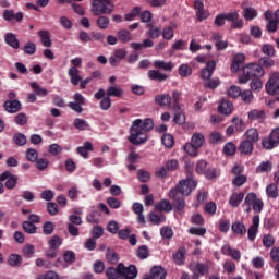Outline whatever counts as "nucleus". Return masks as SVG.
Segmentation results:
<instances>
[{
  "mask_svg": "<svg viewBox=\"0 0 279 279\" xmlns=\"http://www.w3.org/2000/svg\"><path fill=\"white\" fill-rule=\"evenodd\" d=\"M154 130V120L147 118L144 121L136 119L130 128L129 143L132 145H145L147 143V132Z\"/></svg>",
  "mask_w": 279,
  "mask_h": 279,
  "instance_id": "obj_1",
  "label": "nucleus"
},
{
  "mask_svg": "<svg viewBox=\"0 0 279 279\" xmlns=\"http://www.w3.org/2000/svg\"><path fill=\"white\" fill-rule=\"evenodd\" d=\"M198 181L195 179V175L187 174L185 179L179 181L175 186L177 199H175V210L177 213L180 210H184L186 206V202L184 197L178 196V193L187 197L197 189Z\"/></svg>",
  "mask_w": 279,
  "mask_h": 279,
  "instance_id": "obj_2",
  "label": "nucleus"
},
{
  "mask_svg": "<svg viewBox=\"0 0 279 279\" xmlns=\"http://www.w3.org/2000/svg\"><path fill=\"white\" fill-rule=\"evenodd\" d=\"M195 171L197 175H204L206 180H217L221 175V170L210 166L205 159H199L196 162Z\"/></svg>",
  "mask_w": 279,
  "mask_h": 279,
  "instance_id": "obj_3",
  "label": "nucleus"
},
{
  "mask_svg": "<svg viewBox=\"0 0 279 279\" xmlns=\"http://www.w3.org/2000/svg\"><path fill=\"white\" fill-rule=\"evenodd\" d=\"M114 10L111 0H93L92 14L94 16H101V14H111Z\"/></svg>",
  "mask_w": 279,
  "mask_h": 279,
  "instance_id": "obj_4",
  "label": "nucleus"
},
{
  "mask_svg": "<svg viewBox=\"0 0 279 279\" xmlns=\"http://www.w3.org/2000/svg\"><path fill=\"white\" fill-rule=\"evenodd\" d=\"M279 145V126L274 129L268 137L262 140V147L267 150L276 149Z\"/></svg>",
  "mask_w": 279,
  "mask_h": 279,
  "instance_id": "obj_5",
  "label": "nucleus"
},
{
  "mask_svg": "<svg viewBox=\"0 0 279 279\" xmlns=\"http://www.w3.org/2000/svg\"><path fill=\"white\" fill-rule=\"evenodd\" d=\"M266 92L268 95H279V73L275 72L270 74L266 83Z\"/></svg>",
  "mask_w": 279,
  "mask_h": 279,
  "instance_id": "obj_6",
  "label": "nucleus"
},
{
  "mask_svg": "<svg viewBox=\"0 0 279 279\" xmlns=\"http://www.w3.org/2000/svg\"><path fill=\"white\" fill-rule=\"evenodd\" d=\"M244 70L246 71V75L251 76V80L252 77H254V80L260 78L263 75H265V70L260 64L251 63L246 65Z\"/></svg>",
  "mask_w": 279,
  "mask_h": 279,
  "instance_id": "obj_7",
  "label": "nucleus"
},
{
  "mask_svg": "<svg viewBox=\"0 0 279 279\" xmlns=\"http://www.w3.org/2000/svg\"><path fill=\"white\" fill-rule=\"evenodd\" d=\"M0 182H5V189L12 190L14 189V186H16V182H19V177L16 174H12V172L10 171H4L0 175Z\"/></svg>",
  "mask_w": 279,
  "mask_h": 279,
  "instance_id": "obj_8",
  "label": "nucleus"
},
{
  "mask_svg": "<svg viewBox=\"0 0 279 279\" xmlns=\"http://www.w3.org/2000/svg\"><path fill=\"white\" fill-rule=\"evenodd\" d=\"M258 228H260V216L255 215L252 219V225L247 230L248 241H256V236L258 235Z\"/></svg>",
  "mask_w": 279,
  "mask_h": 279,
  "instance_id": "obj_9",
  "label": "nucleus"
},
{
  "mask_svg": "<svg viewBox=\"0 0 279 279\" xmlns=\"http://www.w3.org/2000/svg\"><path fill=\"white\" fill-rule=\"evenodd\" d=\"M221 254H223V256H229L232 260H235V263H241V251L232 248L230 244L222 245Z\"/></svg>",
  "mask_w": 279,
  "mask_h": 279,
  "instance_id": "obj_10",
  "label": "nucleus"
},
{
  "mask_svg": "<svg viewBox=\"0 0 279 279\" xmlns=\"http://www.w3.org/2000/svg\"><path fill=\"white\" fill-rule=\"evenodd\" d=\"M194 10H196V19L202 23V21H206L210 13L208 10L204 9V2L202 0L194 1Z\"/></svg>",
  "mask_w": 279,
  "mask_h": 279,
  "instance_id": "obj_11",
  "label": "nucleus"
},
{
  "mask_svg": "<svg viewBox=\"0 0 279 279\" xmlns=\"http://www.w3.org/2000/svg\"><path fill=\"white\" fill-rule=\"evenodd\" d=\"M3 108L5 112H9V114H16V112H20V110H22L23 105L19 101V99L5 100L3 102Z\"/></svg>",
  "mask_w": 279,
  "mask_h": 279,
  "instance_id": "obj_12",
  "label": "nucleus"
},
{
  "mask_svg": "<svg viewBox=\"0 0 279 279\" xmlns=\"http://www.w3.org/2000/svg\"><path fill=\"white\" fill-rule=\"evenodd\" d=\"M167 278V271L162 266H155L150 269V275H145L144 279H165Z\"/></svg>",
  "mask_w": 279,
  "mask_h": 279,
  "instance_id": "obj_13",
  "label": "nucleus"
},
{
  "mask_svg": "<svg viewBox=\"0 0 279 279\" xmlns=\"http://www.w3.org/2000/svg\"><path fill=\"white\" fill-rule=\"evenodd\" d=\"M243 64H245V54L236 53L232 60L231 71L233 73H238V71L243 69Z\"/></svg>",
  "mask_w": 279,
  "mask_h": 279,
  "instance_id": "obj_14",
  "label": "nucleus"
},
{
  "mask_svg": "<svg viewBox=\"0 0 279 279\" xmlns=\"http://www.w3.org/2000/svg\"><path fill=\"white\" fill-rule=\"evenodd\" d=\"M243 199H245V193L233 192L229 198V206H231V208H239Z\"/></svg>",
  "mask_w": 279,
  "mask_h": 279,
  "instance_id": "obj_15",
  "label": "nucleus"
},
{
  "mask_svg": "<svg viewBox=\"0 0 279 279\" xmlns=\"http://www.w3.org/2000/svg\"><path fill=\"white\" fill-rule=\"evenodd\" d=\"M217 69V63L215 61H208L206 68L202 70L201 77L202 80H210L213 77V72Z\"/></svg>",
  "mask_w": 279,
  "mask_h": 279,
  "instance_id": "obj_16",
  "label": "nucleus"
},
{
  "mask_svg": "<svg viewBox=\"0 0 279 279\" xmlns=\"http://www.w3.org/2000/svg\"><path fill=\"white\" fill-rule=\"evenodd\" d=\"M68 75L70 77V82L72 86H77L82 82V76L80 75V69L77 68H70L68 70Z\"/></svg>",
  "mask_w": 279,
  "mask_h": 279,
  "instance_id": "obj_17",
  "label": "nucleus"
},
{
  "mask_svg": "<svg viewBox=\"0 0 279 279\" xmlns=\"http://www.w3.org/2000/svg\"><path fill=\"white\" fill-rule=\"evenodd\" d=\"M155 210L158 213H171L173 210V205L169 199H161L159 203H156Z\"/></svg>",
  "mask_w": 279,
  "mask_h": 279,
  "instance_id": "obj_18",
  "label": "nucleus"
},
{
  "mask_svg": "<svg viewBox=\"0 0 279 279\" xmlns=\"http://www.w3.org/2000/svg\"><path fill=\"white\" fill-rule=\"evenodd\" d=\"M247 117L251 121H258V123H263V121H265L266 114L265 110L253 109L248 111Z\"/></svg>",
  "mask_w": 279,
  "mask_h": 279,
  "instance_id": "obj_19",
  "label": "nucleus"
},
{
  "mask_svg": "<svg viewBox=\"0 0 279 279\" xmlns=\"http://www.w3.org/2000/svg\"><path fill=\"white\" fill-rule=\"evenodd\" d=\"M4 43H7V45H9V47H12V49L21 48V43L19 41V38H16V35L13 33L5 34Z\"/></svg>",
  "mask_w": 279,
  "mask_h": 279,
  "instance_id": "obj_20",
  "label": "nucleus"
},
{
  "mask_svg": "<svg viewBox=\"0 0 279 279\" xmlns=\"http://www.w3.org/2000/svg\"><path fill=\"white\" fill-rule=\"evenodd\" d=\"M240 154H244L245 156H250L252 151H254V143L251 141L244 140L239 145Z\"/></svg>",
  "mask_w": 279,
  "mask_h": 279,
  "instance_id": "obj_21",
  "label": "nucleus"
},
{
  "mask_svg": "<svg viewBox=\"0 0 279 279\" xmlns=\"http://www.w3.org/2000/svg\"><path fill=\"white\" fill-rule=\"evenodd\" d=\"M233 110H234V105H232V102L228 100L220 102V105L218 106V112L220 114H225L226 117H228L229 114H232Z\"/></svg>",
  "mask_w": 279,
  "mask_h": 279,
  "instance_id": "obj_22",
  "label": "nucleus"
},
{
  "mask_svg": "<svg viewBox=\"0 0 279 279\" xmlns=\"http://www.w3.org/2000/svg\"><path fill=\"white\" fill-rule=\"evenodd\" d=\"M147 75L149 80L155 82H166V80H169V75L160 73L158 70H149Z\"/></svg>",
  "mask_w": 279,
  "mask_h": 279,
  "instance_id": "obj_23",
  "label": "nucleus"
},
{
  "mask_svg": "<svg viewBox=\"0 0 279 279\" xmlns=\"http://www.w3.org/2000/svg\"><path fill=\"white\" fill-rule=\"evenodd\" d=\"M171 96L169 94H159L157 96H155V104L156 106H171Z\"/></svg>",
  "mask_w": 279,
  "mask_h": 279,
  "instance_id": "obj_24",
  "label": "nucleus"
},
{
  "mask_svg": "<svg viewBox=\"0 0 279 279\" xmlns=\"http://www.w3.org/2000/svg\"><path fill=\"white\" fill-rule=\"evenodd\" d=\"M37 36H39L44 47H51V45H53V41H51V33L49 31H39Z\"/></svg>",
  "mask_w": 279,
  "mask_h": 279,
  "instance_id": "obj_25",
  "label": "nucleus"
},
{
  "mask_svg": "<svg viewBox=\"0 0 279 279\" xmlns=\"http://www.w3.org/2000/svg\"><path fill=\"white\" fill-rule=\"evenodd\" d=\"M245 21H254L258 16V11L253 7H242Z\"/></svg>",
  "mask_w": 279,
  "mask_h": 279,
  "instance_id": "obj_26",
  "label": "nucleus"
},
{
  "mask_svg": "<svg viewBox=\"0 0 279 279\" xmlns=\"http://www.w3.org/2000/svg\"><path fill=\"white\" fill-rule=\"evenodd\" d=\"M266 195L270 199H278L279 197V190L276 183H270L266 186Z\"/></svg>",
  "mask_w": 279,
  "mask_h": 279,
  "instance_id": "obj_27",
  "label": "nucleus"
},
{
  "mask_svg": "<svg viewBox=\"0 0 279 279\" xmlns=\"http://www.w3.org/2000/svg\"><path fill=\"white\" fill-rule=\"evenodd\" d=\"M167 217H165V215L160 214H156V213H150L148 215V221L150 223H153V226H160V223H165Z\"/></svg>",
  "mask_w": 279,
  "mask_h": 279,
  "instance_id": "obj_28",
  "label": "nucleus"
},
{
  "mask_svg": "<svg viewBox=\"0 0 279 279\" xmlns=\"http://www.w3.org/2000/svg\"><path fill=\"white\" fill-rule=\"evenodd\" d=\"M93 143L85 142L83 146L76 148V151L82 156V158H88V151H93Z\"/></svg>",
  "mask_w": 279,
  "mask_h": 279,
  "instance_id": "obj_29",
  "label": "nucleus"
},
{
  "mask_svg": "<svg viewBox=\"0 0 279 279\" xmlns=\"http://www.w3.org/2000/svg\"><path fill=\"white\" fill-rule=\"evenodd\" d=\"M186 260V247L180 246L175 253V265H184Z\"/></svg>",
  "mask_w": 279,
  "mask_h": 279,
  "instance_id": "obj_30",
  "label": "nucleus"
},
{
  "mask_svg": "<svg viewBox=\"0 0 279 279\" xmlns=\"http://www.w3.org/2000/svg\"><path fill=\"white\" fill-rule=\"evenodd\" d=\"M31 88L34 90L37 97H47V95H49V90L43 88L37 82H32Z\"/></svg>",
  "mask_w": 279,
  "mask_h": 279,
  "instance_id": "obj_31",
  "label": "nucleus"
},
{
  "mask_svg": "<svg viewBox=\"0 0 279 279\" xmlns=\"http://www.w3.org/2000/svg\"><path fill=\"white\" fill-rule=\"evenodd\" d=\"M118 36V40H120V43H132V33L128 29H120L117 33Z\"/></svg>",
  "mask_w": 279,
  "mask_h": 279,
  "instance_id": "obj_32",
  "label": "nucleus"
},
{
  "mask_svg": "<svg viewBox=\"0 0 279 279\" xmlns=\"http://www.w3.org/2000/svg\"><path fill=\"white\" fill-rule=\"evenodd\" d=\"M231 230L232 232H234V234H239L240 236H243L247 232V230L245 229V225L241 221L233 222L231 226Z\"/></svg>",
  "mask_w": 279,
  "mask_h": 279,
  "instance_id": "obj_33",
  "label": "nucleus"
},
{
  "mask_svg": "<svg viewBox=\"0 0 279 279\" xmlns=\"http://www.w3.org/2000/svg\"><path fill=\"white\" fill-rule=\"evenodd\" d=\"M154 66L159 71H173V63L171 62L155 60Z\"/></svg>",
  "mask_w": 279,
  "mask_h": 279,
  "instance_id": "obj_34",
  "label": "nucleus"
},
{
  "mask_svg": "<svg viewBox=\"0 0 279 279\" xmlns=\"http://www.w3.org/2000/svg\"><path fill=\"white\" fill-rule=\"evenodd\" d=\"M106 277L108 279H121V271L119 270V264L117 267H108L106 269Z\"/></svg>",
  "mask_w": 279,
  "mask_h": 279,
  "instance_id": "obj_35",
  "label": "nucleus"
},
{
  "mask_svg": "<svg viewBox=\"0 0 279 279\" xmlns=\"http://www.w3.org/2000/svg\"><path fill=\"white\" fill-rule=\"evenodd\" d=\"M190 268L194 272L199 274V276H206V272L208 271V266L202 263L191 264Z\"/></svg>",
  "mask_w": 279,
  "mask_h": 279,
  "instance_id": "obj_36",
  "label": "nucleus"
},
{
  "mask_svg": "<svg viewBox=\"0 0 279 279\" xmlns=\"http://www.w3.org/2000/svg\"><path fill=\"white\" fill-rule=\"evenodd\" d=\"M204 141H206L205 137H204V134L194 133L193 136H192V140H191V144L194 147H197L198 149H202V145H204Z\"/></svg>",
  "mask_w": 279,
  "mask_h": 279,
  "instance_id": "obj_37",
  "label": "nucleus"
},
{
  "mask_svg": "<svg viewBox=\"0 0 279 279\" xmlns=\"http://www.w3.org/2000/svg\"><path fill=\"white\" fill-rule=\"evenodd\" d=\"M246 141H250L251 143H258L260 141V136L258 134V130L256 129H250L245 132Z\"/></svg>",
  "mask_w": 279,
  "mask_h": 279,
  "instance_id": "obj_38",
  "label": "nucleus"
},
{
  "mask_svg": "<svg viewBox=\"0 0 279 279\" xmlns=\"http://www.w3.org/2000/svg\"><path fill=\"white\" fill-rule=\"evenodd\" d=\"M74 128L76 130H80L81 132H84L86 130H90V124H88V122H86V120L82 119V118H76L74 119Z\"/></svg>",
  "mask_w": 279,
  "mask_h": 279,
  "instance_id": "obj_39",
  "label": "nucleus"
},
{
  "mask_svg": "<svg viewBox=\"0 0 279 279\" xmlns=\"http://www.w3.org/2000/svg\"><path fill=\"white\" fill-rule=\"evenodd\" d=\"M8 263L10 267H21V265H23V257H21L19 254H11Z\"/></svg>",
  "mask_w": 279,
  "mask_h": 279,
  "instance_id": "obj_40",
  "label": "nucleus"
},
{
  "mask_svg": "<svg viewBox=\"0 0 279 279\" xmlns=\"http://www.w3.org/2000/svg\"><path fill=\"white\" fill-rule=\"evenodd\" d=\"M136 256L137 258H140V260H145L149 258V247L147 245L138 246L136 251Z\"/></svg>",
  "mask_w": 279,
  "mask_h": 279,
  "instance_id": "obj_41",
  "label": "nucleus"
},
{
  "mask_svg": "<svg viewBox=\"0 0 279 279\" xmlns=\"http://www.w3.org/2000/svg\"><path fill=\"white\" fill-rule=\"evenodd\" d=\"M274 169L271 161H263L256 168V173H269Z\"/></svg>",
  "mask_w": 279,
  "mask_h": 279,
  "instance_id": "obj_42",
  "label": "nucleus"
},
{
  "mask_svg": "<svg viewBox=\"0 0 279 279\" xmlns=\"http://www.w3.org/2000/svg\"><path fill=\"white\" fill-rule=\"evenodd\" d=\"M96 24L99 29H108V25H110V17L105 15H98Z\"/></svg>",
  "mask_w": 279,
  "mask_h": 279,
  "instance_id": "obj_43",
  "label": "nucleus"
},
{
  "mask_svg": "<svg viewBox=\"0 0 279 279\" xmlns=\"http://www.w3.org/2000/svg\"><path fill=\"white\" fill-rule=\"evenodd\" d=\"M262 52L267 58H274L276 56V48L271 44H264L262 46Z\"/></svg>",
  "mask_w": 279,
  "mask_h": 279,
  "instance_id": "obj_44",
  "label": "nucleus"
},
{
  "mask_svg": "<svg viewBox=\"0 0 279 279\" xmlns=\"http://www.w3.org/2000/svg\"><path fill=\"white\" fill-rule=\"evenodd\" d=\"M106 259L110 265H117V263H119V254L111 248H107Z\"/></svg>",
  "mask_w": 279,
  "mask_h": 279,
  "instance_id": "obj_45",
  "label": "nucleus"
},
{
  "mask_svg": "<svg viewBox=\"0 0 279 279\" xmlns=\"http://www.w3.org/2000/svg\"><path fill=\"white\" fill-rule=\"evenodd\" d=\"M107 97H123V89L116 87V86H110L107 89Z\"/></svg>",
  "mask_w": 279,
  "mask_h": 279,
  "instance_id": "obj_46",
  "label": "nucleus"
},
{
  "mask_svg": "<svg viewBox=\"0 0 279 279\" xmlns=\"http://www.w3.org/2000/svg\"><path fill=\"white\" fill-rule=\"evenodd\" d=\"M184 151H186V154H189V156H191L192 158H195V156L199 154V148L194 146L192 143H186L184 145Z\"/></svg>",
  "mask_w": 279,
  "mask_h": 279,
  "instance_id": "obj_47",
  "label": "nucleus"
},
{
  "mask_svg": "<svg viewBox=\"0 0 279 279\" xmlns=\"http://www.w3.org/2000/svg\"><path fill=\"white\" fill-rule=\"evenodd\" d=\"M223 154L226 156H234L236 154V145L232 142H228L223 146Z\"/></svg>",
  "mask_w": 279,
  "mask_h": 279,
  "instance_id": "obj_48",
  "label": "nucleus"
},
{
  "mask_svg": "<svg viewBox=\"0 0 279 279\" xmlns=\"http://www.w3.org/2000/svg\"><path fill=\"white\" fill-rule=\"evenodd\" d=\"M22 228L27 234H36V231L38 230V227L32 222H28V220L22 223Z\"/></svg>",
  "mask_w": 279,
  "mask_h": 279,
  "instance_id": "obj_49",
  "label": "nucleus"
},
{
  "mask_svg": "<svg viewBox=\"0 0 279 279\" xmlns=\"http://www.w3.org/2000/svg\"><path fill=\"white\" fill-rule=\"evenodd\" d=\"M13 142L19 147H23V145L27 144V137L23 133H15L14 136H13Z\"/></svg>",
  "mask_w": 279,
  "mask_h": 279,
  "instance_id": "obj_50",
  "label": "nucleus"
},
{
  "mask_svg": "<svg viewBox=\"0 0 279 279\" xmlns=\"http://www.w3.org/2000/svg\"><path fill=\"white\" fill-rule=\"evenodd\" d=\"M100 215L99 210H93L86 216L87 222L92 225L99 223Z\"/></svg>",
  "mask_w": 279,
  "mask_h": 279,
  "instance_id": "obj_51",
  "label": "nucleus"
},
{
  "mask_svg": "<svg viewBox=\"0 0 279 279\" xmlns=\"http://www.w3.org/2000/svg\"><path fill=\"white\" fill-rule=\"evenodd\" d=\"M209 143H213V145H218V143H223V136H221V133L214 131L209 134Z\"/></svg>",
  "mask_w": 279,
  "mask_h": 279,
  "instance_id": "obj_52",
  "label": "nucleus"
},
{
  "mask_svg": "<svg viewBox=\"0 0 279 279\" xmlns=\"http://www.w3.org/2000/svg\"><path fill=\"white\" fill-rule=\"evenodd\" d=\"M183 161L186 175H195L193 174V168L195 167V162H193L189 157H185Z\"/></svg>",
  "mask_w": 279,
  "mask_h": 279,
  "instance_id": "obj_53",
  "label": "nucleus"
},
{
  "mask_svg": "<svg viewBox=\"0 0 279 279\" xmlns=\"http://www.w3.org/2000/svg\"><path fill=\"white\" fill-rule=\"evenodd\" d=\"M63 260L65 263H68V265H73V263H75V260H76L75 252H73V251H65L63 253Z\"/></svg>",
  "mask_w": 279,
  "mask_h": 279,
  "instance_id": "obj_54",
  "label": "nucleus"
},
{
  "mask_svg": "<svg viewBox=\"0 0 279 279\" xmlns=\"http://www.w3.org/2000/svg\"><path fill=\"white\" fill-rule=\"evenodd\" d=\"M240 97L244 104H252L254 101V94L250 89L242 92Z\"/></svg>",
  "mask_w": 279,
  "mask_h": 279,
  "instance_id": "obj_55",
  "label": "nucleus"
},
{
  "mask_svg": "<svg viewBox=\"0 0 279 279\" xmlns=\"http://www.w3.org/2000/svg\"><path fill=\"white\" fill-rule=\"evenodd\" d=\"M241 87L236 86V85H232L228 92L227 95L228 97H232V99H236V97H241Z\"/></svg>",
  "mask_w": 279,
  "mask_h": 279,
  "instance_id": "obj_56",
  "label": "nucleus"
},
{
  "mask_svg": "<svg viewBox=\"0 0 279 279\" xmlns=\"http://www.w3.org/2000/svg\"><path fill=\"white\" fill-rule=\"evenodd\" d=\"M23 51L26 56H34L36 53V44L27 41L23 47Z\"/></svg>",
  "mask_w": 279,
  "mask_h": 279,
  "instance_id": "obj_57",
  "label": "nucleus"
},
{
  "mask_svg": "<svg viewBox=\"0 0 279 279\" xmlns=\"http://www.w3.org/2000/svg\"><path fill=\"white\" fill-rule=\"evenodd\" d=\"M48 245L50 248L52 250H58V247H60V245H62V239L58 235H53L49 241H48Z\"/></svg>",
  "mask_w": 279,
  "mask_h": 279,
  "instance_id": "obj_58",
  "label": "nucleus"
},
{
  "mask_svg": "<svg viewBox=\"0 0 279 279\" xmlns=\"http://www.w3.org/2000/svg\"><path fill=\"white\" fill-rule=\"evenodd\" d=\"M161 143H163L165 147L170 149L175 144V140L173 138V135L165 134L161 138Z\"/></svg>",
  "mask_w": 279,
  "mask_h": 279,
  "instance_id": "obj_59",
  "label": "nucleus"
},
{
  "mask_svg": "<svg viewBox=\"0 0 279 279\" xmlns=\"http://www.w3.org/2000/svg\"><path fill=\"white\" fill-rule=\"evenodd\" d=\"M26 160H28V162H36V160H38V150L28 148L26 150Z\"/></svg>",
  "mask_w": 279,
  "mask_h": 279,
  "instance_id": "obj_60",
  "label": "nucleus"
},
{
  "mask_svg": "<svg viewBox=\"0 0 279 279\" xmlns=\"http://www.w3.org/2000/svg\"><path fill=\"white\" fill-rule=\"evenodd\" d=\"M189 233L194 236H204L206 234V228L204 227H192L189 229Z\"/></svg>",
  "mask_w": 279,
  "mask_h": 279,
  "instance_id": "obj_61",
  "label": "nucleus"
},
{
  "mask_svg": "<svg viewBox=\"0 0 279 279\" xmlns=\"http://www.w3.org/2000/svg\"><path fill=\"white\" fill-rule=\"evenodd\" d=\"M53 230H56V227L53 226V222L51 221H47L43 225V233L46 236L51 235V233L53 232Z\"/></svg>",
  "mask_w": 279,
  "mask_h": 279,
  "instance_id": "obj_62",
  "label": "nucleus"
},
{
  "mask_svg": "<svg viewBox=\"0 0 279 279\" xmlns=\"http://www.w3.org/2000/svg\"><path fill=\"white\" fill-rule=\"evenodd\" d=\"M107 230L110 234H118L119 232V222L111 220L107 225Z\"/></svg>",
  "mask_w": 279,
  "mask_h": 279,
  "instance_id": "obj_63",
  "label": "nucleus"
},
{
  "mask_svg": "<svg viewBox=\"0 0 279 279\" xmlns=\"http://www.w3.org/2000/svg\"><path fill=\"white\" fill-rule=\"evenodd\" d=\"M252 90L258 92L263 89V81L260 78H253L250 84Z\"/></svg>",
  "mask_w": 279,
  "mask_h": 279,
  "instance_id": "obj_64",
  "label": "nucleus"
}]
</instances>
